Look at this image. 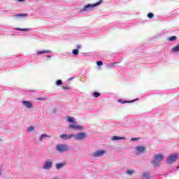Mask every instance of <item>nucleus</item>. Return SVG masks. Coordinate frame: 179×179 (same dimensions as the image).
I'll return each instance as SVG.
<instances>
[{"label": "nucleus", "instance_id": "nucleus-1", "mask_svg": "<svg viewBox=\"0 0 179 179\" xmlns=\"http://www.w3.org/2000/svg\"><path fill=\"white\" fill-rule=\"evenodd\" d=\"M103 2L102 0H100L99 2H97L95 4H88L87 6H85L81 8V12H92V10L93 8H95V6H98V5H100Z\"/></svg>", "mask_w": 179, "mask_h": 179}, {"label": "nucleus", "instance_id": "nucleus-2", "mask_svg": "<svg viewBox=\"0 0 179 179\" xmlns=\"http://www.w3.org/2000/svg\"><path fill=\"white\" fill-rule=\"evenodd\" d=\"M154 159H155V160H153L152 162V164H153V166H159V164H160L162 160H163V159H164V155H163L162 154H158L157 155H155Z\"/></svg>", "mask_w": 179, "mask_h": 179}, {"label": "nucleus", "instance_id": "nucleus-3", "mask_svg": "<svg viewBox=\"0 0 179 179\" xmlns=\"http://www.w3.org/2000/svg\"><path fill=\"white\" fill-rule=\"evenodd\" d=\"M56 150L57 152H60V153H64V152L68 150V147L65 144H60L56 146Z\"/></svg>", "mask_w": 179, "mask_h": 179}, {"label": "nucleus", "instance_id": "nucleus-4", "mask_svg": "<svg viewBox=\"0 0 179 179\" xmlns=\"http://www.w3.org/2000/svg\"><path fill=\"white\" fill-rule=\"evenodd\" d=\"M87 137V134L86 133H78L77 134H73V138H76L77 141H82Z\"/></svg>", "mask_w": 179, "mask_h": 179}, {"label": "nucleus", "instance_id": "nucleus-5", "mask_svg": "<svg viewBox=\"0 0 179 179\" xmlns=\"http://www.w3.org/2000/svg\"><path fill=\"white\" fill-rule=\"evenodd\" d=\"M178 157V155H170L167 160V164H172V163H174L177 160Z\"/></svg>", "mask_w": 179, "mask_h": 179}, {"label": "nucleus", "instance_id": "nucleus-6", "mask_svg": "<svg viewBox=\"0 0 179 179\" xmlns=\"http://www.w3.org/2000/svg\"><path fill=\"white\" fill-rule=\"evenodd\" d=\"M105 154H106V150H97L96 152H94L92 154V156H94V157H100V156H103Z\"/></svg>", "mask_w": 179, "mask_h": 179}, {"label": "nucleus", "instance_id": "nucleus-7", "mask_svg": "<svg viewBox=\"0 0 179 179\" xmlns=\"http://www.w3.org/2000/svg\"><path fill=\"white\" fill-rule=\"evenodd\" d=\"M59 136L61 139H63L64 141H68L69 139H71V138H73V134H62Z\"/></svg>", "mask_w": 179, "mask_h": 179}, {"label": "nucleus", "instance_id": "nucleus-8", "mask_svg": "<svg viewBox=\"0 0 179 179\" xmlns=\"http://www.w3.org/2000/svg\"><path fill=\"white\" fill-rule=\"evenodd\" d=\"M146 148L145 146H138L136 148V150L134 151V153L136 155H138V153H144Z\"/></svg>", "mask_w": 179, "mask_h": 179}, {"label": "nucleus", "instance_id": "nucleus-9", "mask_svg": "<svg viewBox=\"0 0 179 179\" xmlns=\"http://www.w3.org/2000/svg\"><path fill=\"white\" fill-rule=\"evenodd\" d=\"M51 167H52V161L51 160L46 161L43 166L44 170H50Z\"/></svg>", "mask_w": 179, "mask_h": 179}, {"label": "nucleus", "instance_id": "nucleus-10", "mask_svg": "<svg viewBox=\"0 0 179 179\" xmlns=\"http://www.w3.org/2000/svg\"><path fill=\"white\" fill-rule=\"evenodd\" d=\"M69 128L71 129H83V126L80 124H76V123H73V124H69Z\"/></svg>", "mask_w": 179, "mask_h": 179}, {"label": "nucleus", "instance_id": "nucleus-11", "mask_svg": "<svg viewBox=\"0 0 179 179\" xmlns=\"http://www.w3.org/2000/svg\"><path fill=\"white\" fill-rule=\"evenodd\" d=\"M22 104L27 107V108H33V103L29 101H22Z\"/></svg>", "mask_w": 179, "mask_h": 179}, {"label": "nucleus", "instance_id": "nucleus-12", "mask_svg": "<svg viewBox=\"0 0 179 179\" xmlns=\"http://www.w3.org/2000/svg\"><path fill=\"white\" fill-rule=\"evenodd\" d=\"M28 15L26 13H23V14H16L14 15V17H15V19H17L19 17H27Z\"/></svg>", "mask_w": 179, "mask_h": 179}, {"label": "nucleus", "instance_id": "nucleus-13", "mask_svg": "<svg viewBox=\"0 0 179 179\" xmlns=\"http://www.w3.org/2000/svg\"><path fill=\"white\" fill-rule=\"evenodd\" d=\"M141 178L142 179L150 178V173L149 172H145V173H143Z\"/></svg>", "mask_w": 179, "mask_h": 179}, {"label": "nucleus", "instance_id": "nucleus-14", "mask_svg": "<svg viewBox=\"0 0 179 179\" xmlns=\"http://www.w3.org/2000/svg\"><path fill=\"white\" fill-rule=\"evenodd\" d=\"M67 121L69 122H71L72 124H76V122H75V119L71 116L67 117Z\"/></svg>", "mask_w": 179, "mask_h": 179}, {"label": "nucleus", "instance_id": "nucleus-15", "mask_svg": "<svg viewBox=\"0 0 179 179\" xmlns=\"http://www.w3.org/2000/svg\"><path fill=\"white\" fill-rule=\"evenodd\" d=\"M44 138H51V136H48L47 134H42L39 141L41 142V141H43Z\"/></svg>", "mask_w": 179, "mask_h": 179}, {"label": "nucleus", "instance_id": "nucleus-16", "mask_svg": "<svg viewBox=\"0 0 179 179\" xmlns=\"http://www.w3.org/2000/svg\"><path fill=\"white\" fill-rule=\"evenodd\" d=\"M121 139H124V138L115 136L112 137V141H120Z\"/></svg>", "mask_w": 179, "mask_h": 179}, {"label": "nucleus", "instance_id": "nucleus-17", "mask_svg": "<svg viewBox=\"0 0 179 179\" xmlns=\"http://www.w3.org/2000/svg\"><path fill=\"white\" fill-rule=\"evenodd\" d=\"M64 166H65V164H57L56 168L57 169V170H59L60 169H62Z\"/></svg>", "mask_w": 179, "mask_h": 179}, {"label": "nucleus", "instance_id": "nucleus-18", "mask_svg": "<svg viewBox=\"0 0 179 179\" xmlns=\"http://www.w3.org/2000/svg\"><path fill=\"white\" fill-rule=\"evenodd\" d=\"M172 51H173V52H178V51H179V45H178L173 47V48H172Z\"/></svg>", "mask_w": 179, "mask_h": 179}, {"label": "nucleus", "instance_id": "nucleus-19", "mask_svg": "<svg viewBox=\"0 0 179 179\" xmlns=\"http://www.w3.org/2000/svg\"><path fill=\"white\" fill-rule=\"evenodd\" d=\"M47 52H50V50H43V51H38V55H41V54H47Z\"/></svg>", "mask_w": 179, "mask_h": 179}, {"label": "nucleus", "instance_id": "nucleus-20", "mask_svg": "<svg viewBox=\"0 0 179 179\" xmlns=\"http://www.w3.org/2000/svg\"><path fill=\"white\" fill-rule=\"evenodd\" d=\"M176 40H177V36H171L170 38H169V41H176Z\"/></svg>", "mask_w": 179, "mask_h": 179}, {"label": "nucleus", "instance_id": "nucleus-21", "mask_svg": "<svg viewBox=\"0 0 179 179\" xmlns=\"http://www.w3.org/2000/svg\"><path fill=\"white\" fill-rule=\"evenodd\" d=\"M134 170H127V174H129V176H132L134 174Z\"/></svg>", "mask_w": 179, "mask_h": 179}, {"label": "nucleus", "instance_id": "nucleus-22", "mask_svg": "<svg viewBox=\"0 0 179 179\" xmlns=\"http://www.w3.org/2000/svg\"><path fill=\"white\" fill-rule=\"evenodd\" d=\"M154 16L155 15L152 13H150L148 14V17H149V19H152Z\"/></svg>", "mask_w": 179, "mask_h": 179}, {"label": "nucleus", "instance_id": "nucleus-23", "mask_svg": "<svg viewBox=\"0 0 179 179\" xmlns=\"http://www.w3.org/2000/svg\"><path fill=\"white\" fill-rule=\"evenodd\" d=\"M73 55H78L79 54V50H73Z\"/></svg>", "mask_w": 179, "mask_h": 179}, {"label": "nucleus", "instance_id": "nucleus-24", "mask_svg": "<svg viewBox=\"0 0 179 179\" xmlns=\"http://www.w3.org/2000/svg\"><path fill=\"white\" fill-rule=\"evenodd\" d=\"M94 97H95V99H97V97H100V93L94 92Z\"/></svg>", "mask_w": 179, "mask_h": 179}, {"label": "nucleus", "instance_id": "nucleus-25", "mask_svg": "<svg viewBox=\"0 0 179 179\" xmlns=\"http://www.w3.org/2000/svg\"><path fill=\"white\" fill-rule=\"evenodd\" d=\"M56 85H57V86H59L61 85H62V80H58L56 81Z\"/></svg>", "mask_w": 179, "mask_h": 179}, {"label": "nucleus", "instance_id": "nucleus-26", "mask_svg": "<svg viewBox=\"0 0 179 179\" xmlns=\"http://www.w3.org/2000/svg\"><path fill=\"white\" fill-rule=\"evenodd\" d=\"M32 131H34V127L32 126L28 127V132H32Z\"/></svg>", "mask_w": 179, "mask_h": 179}, {"label": "nucleus", "instance_id": "nucleus-27", "mask_svg": "<svg viewBox=\"0 0 179 179\" xmlns=\"http://www.w3.org/2000/svg\"><path fill=\"white\" fill-rule=\"evenodd\" d=\"M96 64L98 65V66H103V62L99 61L96 62Z\"/></svg>", "mask_w": 179, "mask_h": 179}, {"label": "nucleus", "instance_id": "nucleus-28", "mask_svg": "<svg viewBox=\"0 0 179 179\" xmlns=\"http://www.w3.org/2000/svg\"><path fill=\"white\" fill-rule=\"evenodd\" d=\"M36 100H39V101L47 100V97L36 98Z\"/></svg>", "mask_w": 179, "mask_h": 179}, {"label": "nucleus", "instance_id": "nucleus-29", "mask_svg": "<svg viewBox=\"0 0 179 179\" xmlns=\"http://www.w3.org/2000/svg\"><path fill=\"white\" fill-rule=\"evenodd\" d=\"M20 30H21V31H29V30H30V29H29V28H26V29H20Z\"/></svg>", "mask_w": 179, "mask_h": 179}, {"label": "nucleus", "instance_id": "nucleus-30", "mask_svg": "<svg viewBox=\"0 0 179 179\" xmlns=\"http://www.w3.org/2000/svg\"><path fill=\"white\" fill-rule=\"evenodd\" d=\"M134 101H135V100L133 101H124L122 103H134Z\"/></svg>", "mask_w": 179, "mask_h": 179}, {"label": "nucleus", "instance_id": "nucleus-31", "mask_svg": "<svg viewBox=\"0 0 179 179\" xmlns=\"http://www.w3.org/2000/svg\"><path fill=\"white\" fill-rule=\"evenodd\" d=\"M62 89L63 90H68V87L63 86Z\"/></svg>", "mask_w": 179, "mask_h": 179}, {"label": "nucleus", "instance_id": "nucleus-32", "mask_svg": "<svg viewBox=\"0 0 179 179\" xmlns=\"http://www.w3.org/2000/svg\"><path fill=\"white\" fill-rule=\"evenodd\" d=\"M80 48H82L80 45H77V50H80Z\"/></svg>", "mask_w": 179, "mask_h": 179}, {"label": "nucleus", "instance_id": "nucleus-33", "mask_svg": "<svg viewBox=\"0 0 179 179\" xmlns=\"http://www.w3.org/2000/svg\"><path fill=\"white\" fill-rule=\"evenodd\" d=\"M18 2H24L26 0H17Z\"/></svg>", "mask_w": 179, "mask_h": 179}, {"label": "nucleus", "instance_id": "nucleus-34", "mask_svg": "<svg viewBox=\"0 0 179 179\" xmlns=\"http://www.w3.org/2000/svg\"><path fill=\"white\" fill-rule=\"evenodd\" d=\"M131 141H138V138H131Z\"/></svg>", "mask_w": 179, "mask_h": 179}, {"label": "nucleus", "instance_id": "nucleus-35", "mask_svg": "<svg viewBox=\"0 0 179 179\" xmlns=\"http://www.w3.org/2000/svg\"><path fill=\"white\" fill-rule=\"evenodd\" d=\"M47 57H48L49 59H51V56L48 55V56H47Z\"/></svg>", "mask_w": 179, "mask_h": 179}, {"label": "nucleus", "instance_id": "nucleus-36", "mask_svg": "<svg viewBox=\"0 0 179 179\" xmlns=\"http://www.w3.org/2000/svg\"><path fill=\"white\" fill-rule=\"evenodd\" d=\"M0 176H1V173H0Z\"/></svg>", "mask_w": 179, "mask_h": 179}]
</instances>
